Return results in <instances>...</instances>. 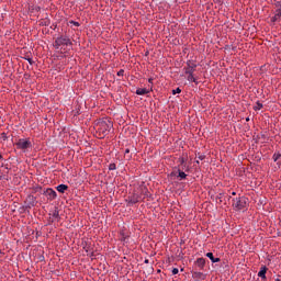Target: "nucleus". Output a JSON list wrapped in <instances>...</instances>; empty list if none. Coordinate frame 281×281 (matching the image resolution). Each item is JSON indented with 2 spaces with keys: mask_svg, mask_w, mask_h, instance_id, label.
<instances>
[{
  "mask_svg": "<svg viewBox=\"0 0 281 281\" xmlns=\"http://www.w3.org/2000/svg\"><path fill=\"white\" fill-rule=\"evenodd\" d=\"M0 159H3V155L0 154Z\"/></svg>",
  "mask_w": 281,
  "mask_h": 281,
  "instance_id": "49530a36",
  "label": "nucleus"
},
{
  "mask_svg": "<svg viewBox=\"0 0 281 281\" xmlns=\"http://www.w3.org/2000/svg\"><path fill=\"white\" fill-rule=\"evenodd\" d=\"M116 76H117V80H121V78L124 77V71H117Z\"/></svg>",
  "mask_w": 281,
  "mask_h": 281,
  "instance_id": "a878e982",
  "label": "nucleus"
},
{
  "mask_svg": "<svg viewBox=\"0 0 281 281\" xmlns=\"http://www.w3.org/2000/svg\"><path fill=\"white\" fill-rule=\"evenodd\" d=\"M214 3H216L217 5H221V0H213Z\"/></svg>",
  "mask_w": 281,
  "mask_h": 281,
  "instance_id": "4c0bfd02",
  "label": "nucleus"
},
{
  "mask_svg": "<svg viewBox=\"0 0 281 281\" xmlns=\"http://www.w3.org/2000/svg\"><path fill=\"white\" fill-rule=\"evenodd\" d=\"M177 273H179V269H178V268H173V269H172V274H173V276H177Z\"/></svg>",
  "mask_w": 281,
  "mask_h": 281,
  "instance_id": "473e14b6",
  "label": "nucleus"
},
{
  "mask_svg": "<svg viewBox=\"0 0 281 281\" xmlns=\"http://www.w3.org/2000/svg\"><path fill=\"white\" fill-rule=\"evenodd\" d=\"M254 109L255 111H260V109H262V103H260V101H257L256 106Z\"/></svg>",
  "mask_w": 281,
  "mask_h": 281,
  "instance_id": "5701e85b",
  "label": "nucleus"
},
{
  "mask_svg": "<svg viewBox=\"0 0 281 281\" xmlns=\"http://www.w3.org/2000/svg\"><path fill=\"white\" fill-rule=\"evenodd\" d=\"M178 164H179L178 168H181L182 170H186V168H187L186 158L180 157L178 159Z\"/></svg>",
  "mask_w": 281,
  "mask_h": 281,
  "instance_id": "4468645a",
  "label": "nucleus"
},
{
  "mask_svg": "<svg viewBox=\"0 0 281 281\" xmlns=\"http://www.w3.org/2000/svg\"><path fill=\"white\" fill-rule=\"evenodd\" d=\"M196 164H199V160H196Z\"/></svg>",
  "mask_w": 281,
  "mask_h": 281,
  "instance_id": "603ef678",
  "label": "nucleus"
},
{
  "mask_svg": "<svg viewBox=\"0 0 281 281\" xmlns=\"http://www.w3.org/2000/svg\"><path fill=\"white\" fill-rule=\"evenodd\" d=\"M177 93H181V88H177L176 90H172L173 95H177Z\"/></svg>",
  "mask_w": 281,
  "mask_h": 281,
  "instance_id": "bb28decb",
  "label": "nucleus"
},
{
  "mask_svg": "<svg viewBox=\"0 0 281 281\" xmlns=\"http://www.w3.org/2000/svg\"><path fill=\"white\" fill-rule=\"evenodd\" d=\"M154 80H155V78H153V77H150L149 79H148V82H149V90L150 91H153V82H154Z\"/></svg>",
  "mask_w": 281,
  "mask_h": 281,
  "instance_id": "393cba45",
  "label": "nucleus"
},
{
  "mask_svg": "<svg viewBox=\"0 0 281 281\" xmlns=\"http://www.w3.org/2000/svg\"><path fill=\"white\" fill-rule=\"evenodd\" d=\"M274 281H281V276H278Z\"/></svg>",
  "mask_w": 281,
  "mask_h": 281,
  "instance_id": "ea45409f",
  "label": "nucleus"
},
{
  "mask_svg": "<svg viewBox=\"0 0 281 281\" xmlns=\"http://www.w3.org/2000/svg\"><path fill=\"white\" fill-rule=\"evenodd\" d=\"M72 115H74V117L80 115V111L79 110H74L72 111Z\"/></svg>",
  "mask_w": 281,
  "mask_h": 281,
  "instance_id": "cd10ccee",
  "label": "nucleus"
},
{
  "mask_svg": "<svg viewBox=\"0 0 281 281\" xmlns=\"http://www.w3.org/2000/svg\"><path fill=\"white\" fill-rule=\"evenodd\" d=\"M144 262H145V265H148V262H150V261L148 259H145Z\"/></svg>",
  "mask_w": 281,
  "mask_h": 281,
  "instance_id": "a19ab883",
  "label": "nucleus"
},
{
  "mask_svg": "<svg viewBox=\"0 0 281 281\" xmlns=\"http://www.w3.org/2000/svg\"><path fill=\"white\" fill-rule=\"evenodd\" d=\"M57 192H60V194H65L66 190H69V187L67 184H59L56 187Z\"/></svg>",
  "mask_w": 281,
  "mask_h": 281,
  "instance_id": "ddd939ff",
  "label": "nucleus"
},
{
  "mask_svg": "<svg viewBox=\"0 0 281 281\" xmlns=\"http://www.w3.org/2000/svg\"><path fill=\"white\" fill-rule=\"evenodd\" d=\"M1 137H2V139H4V140L8 139V135H7L5 133H2V134H1Z\"/></svg>",
  "mask_w": 281,
  "mask_h": 281,
  "instance_id": "f704fd0d",
  "label": "nucleus"
},
{
  "mask_svg": "<svg viewBox=\"0 0 281 281\" xmlns=\"http://www.w3.org/2000/svg\"><path fill=\"white\" fill-rule=\"evenodd\" d=\"M83 249L88 256L93 257V251H91V246H87V244L83 246Z\"/></svg>",
  "mask_w": 281,
  "mask_h": 281,
  "instance_id": "aec40b11",
  "label": "nucleus"
},
{
  "mask_svg": "<svg viewBox=\"0 0 281 281\" xmlns=\"http://www.w3.org/2000/svg\"><path fill=\"white\" fill-rule=\"evenodd\" d=\"M147 93H150V89H146V88H138L136 90V95H147Z\"/></svg>",
  "mask_w": 281,
  "mask_h": 281,
  "instance_id": "f8f14e48",
  "label": "nucleus"
},
{
  "mask_svg": "<svg viewBox=\"0 0 281 281\" xmlns=\"http://www.w3.org/2000/svg\"><path fill=\"white\" fill-rule=\"evenodd\" d=\"M171 177H177V171H172Z\"/></svg>",
  "mask_w": 281,
  "mask_h": 281,
  "instance_id": "58836bf2",
  "label": "nucleus"
},
{
  "mask_svg": "<svg viewBox=\"0 0 281 281\" xmlns=\"http://www.w3.org/2000/svg\"><path fill=\"white\" fill-rule=\"evenodd\" d=\"M203 78H206V76H205V75H203Z\"/></svg>",
  "mask_w": 281,
  "mask_h": 281,
  "instance_id": "3c124183",
  "label": "nucleus"
},
{
  "mask_svg": "<svg viewBox=\"0 0 281 281\" xmlns=\"http://www.w3.org/2000/svg\"><path fill=\"white\" fill-rule=\"evenodd\" d=\"M145 56H148V52H146Z\"/></svg>",
  "mask_w": 281,
  "mask_h": 281,
  "instance_id": "8fccbe9b",
  "label": "nucleus"
},
{
  "mask_svg": "<svg viewBox=\"0 0 281 281\" xmlns=\"http://www.w3.org/2000/svg\"><path fill=\"white\" fill-rule=\"evenodd\" d=\"M223 196H225V193H220L218 195H216L215 203H217V205H221V203H223Z\"/></svg>",
  "mask_w": 281,
  "mask_h": 281,
  "instance_id": "6ab92c4d",
  "label": "nucleus"
},
{
  "mask_svg": "<svg viewBox=\"0 0 281 281\" xmlns=\"http://www.w3.org/2000/svg\"><path fill=\"white\" fill-rule=\"evenodd\" d=\"M26 63H30V65H34V60L32 57L25 58Z\"/></svg>",
  "mask_w": 281,
  "mask_h": 281,
  "instance_id": "c756f323",
  "label": "nucleus"
},
{
  "mask_svg": "<svg viewBox=\"0 0 281 281\" xmlns=\"http://www.w3.org/2000/svg\"><path fill=\"white\" fill-rule=\"evenodd\" d=\"M124 157L125 159H131L133 156H131V149H125V153H124Z\"/></svg>",
  "mask_w": 281,
  "mask_h": 281,
  "instance_id": "4be33fe9",
  "label": "nucleus"
},
{
  "mask_svg": "<svg viewBox=\"0 0 281 281\" xmlns=\"http://www.w3.org/2000/svg\"><path fill=\"white\" fill-rule=\"evenodd\" d=\"M55 49H60V47H67L74 45V43H71V40L69 37H67V35H61L59 37H57L55 40V43L53 44Z\"/></svg>",
  "mask_w": 281,
  "mask_h": 281,
  "instance_id": "7ed1b4c3",
  "label": "nucleus"
},
{
  "mask_svg": "<svg viewBox=\"0 0 281 281\" xmlns=\"http://www.w3.org/2000/svg\"><path fill=\"white\" fill-rule=\"evenodd\" d=\"M206 258H210V260L214 262H221V258H215L213 252H207Z\"/></svg>",
  "mask_w": 281,
  "mask_h": 281,
  "instance_id": "dca6fc26",
  "label": "nucleus"
},
{
  "mask_svg": "<svg viewBox=\"0 0 281 281\" xmlns=\"http://www.w3.org/2000/svg\"><path fill=\"white\" fill-rule=\"evenodd\" d=\"M2 179V177L0 176V180Z\"/></svg>",
  "mask_w": 281,
  "mask_h": 281,
  "instance_id": "864d4df0",
  "label": "nucleus"
},
{
  "mask_svg": "<svg viewBox=\"0 0 281 281\" xmlns=\"http://www.w3.org/2000/svg\"><path fill=\"white\" fill-rule=\"evenodd\" d=\"M147 192L148 189H146V187H138L131 195L127 196L125 201L130 205H135V203H139V201H142V195L146 194Z\"/></svg>",
  "mask_w": 281,
  "mask_h": 281,
  "instance_id": "f03ea898",
  "label": "nucleus"
},
{
  "mask_svg": "<svg viewBox=\"0 0 281 281\" xmlns=\"http://www.w3.org/2000/svg\"><path fill=\"white\" fill-rule=\"evenodd\" d=\"M40 25H47V20L42 21Z\"/></svg>",
  "mask_w": 281,
  "mask_h": 281,
  "instance_id": "e433bc0d",
  "label": "nucleus"
},
{
  "mask_svg": "<svg viewBox=\"0 0 281 281\" xmlns=\"http://www.w3.org/2000/svg\"><path fill=\"white\" fill-rule=\"evenodd\" d=\"M188 75V80L189 82H195L196 85H199V82H203V76L202 75H196L194 72H187Z\"/></svg>",
  "mask_w": 281,
  "mask_h": 281,
  "instance_id": "423d86ee",
  "label": "nucleus"
},
{
  "mask_svg": "<svg viewBox=\"0 0 281 281\" xmlns=\"http://www.w3.org/2000/svg\"><path fill=\"white\" fill-rule=\"evenodd\" d=\"M43 194L47 196L48 201H54V199H56L57 196L56 191H54V189L50 188L44 190Z\"/></svg>",
  "mask_w": 281,
  "mask_h": 281,
  "instance_id": "6e6552de",
  "label": "nucleus"
},
{
  "mask_svg": "<svg viewBox=\"0 0 281 281\" xmlns=\"http://www.w3.org/2000/svg\"><path fill=\"white\" fill-rule=\"evenodd\" d=\"M36 203H38V201H36V196H34L33 194H30L26 196L25 200V206H23L24 210H32V207H36Z\"/></svg>",
  "mask_w": 281,
  "mask_h": 281,
  "instance_id": "39448f33",
  "label": "nucleus"
},
{
  "mask_svg": "<svg viewBox=\"0 0 281 281\" xmlns=\"http://www.w3.org/2000/svg\"><path fill=\"white\" fill-rule=\"evenodd\" d=\"M52 216H53V223H54V221H57V223H58V221H60V213H59L58 209H55Z\"/></svg>",
  "mask_w": 281,
  "mask_h": 281,
  "instance_id": "2eb2a0df",
  "label": "nucleus"
},
{
  "mask_svg": "<svg viewBox=\"0 0 281 281\" xmlns=\"http://www.w3.org/2000/svg\"><path fill=\"white\" fill-rule=\"evenodd\" d=\"M232 195H233V196H236V192H232Z\"/></svg>",
  "mask_w": 281,
  "mask_h": 281,
  "instance_id": "c03bdc74",
  "label": "nucleus"
},
{
  "mask_svg": "<svg viewBox=\"0 0 281 281\" xmlns=\"http://www.w3.org/2000/svg\"><path fill=\"white\" fill-rule=\"evenodd\" d=\"M95 137L98 139H104L105 135H109V131L113 128V122L109 117L100 119L94 123Z\"/></svg>",
  "mask_w": 281,
  "mask_h": 281,
  "instance_id": "f257e3e1",
  "label": "nucleus"
},
{
  "mask_svg": "<svg viewBox=\"0 0 281 281\" xmlns=\"http://www.w3.org/2000/svg\"><path fill=\"white\" fill-rule=\"evenodd\" d=\"M70 23H72V24H74V25H76L77 27H79V26H80V23H78V22L70 21Z\"/></svg>",
  "mask_w": 281,
  "mask_h": 281,
  "instance_id": "c9c22d12",
  "label": "nucleus"
},
{
  "mask_svg": "<svg viewBox=\"0 0 281 281\" xmlns=\"http://www.w3.org/2000/svg\"><path fill=\"white\" fill-rule=\"evenodd\" d=\"M267 266L261 267L260 271L258 272V277L262 278V280L267 279Z\"/></svg>",
  "mask_w": 281,
  "mask_h": 281,
  "instance_id": "9b49d317",
  "label": "nucleus"
},
{
  "mask_svg": "<svg viewBox=\"0 0 281 281\" xmlns=\"http://www.w3.org/2000/svg\"><path fill=\"white\" fill-rule=\"evenodd\" d=\"M246 122H249V117L246 119Z\"/></svg>",
  "mask_w": 281,
  "mask_h": 281,
  "instance_id": "de8ad7c7",
  "label": "nucleus"
},
{
  "mask_svg": "<svg viewBox=\"0 0 281 281\" xmlns=\"http://www.w3.org/2000/svg\"><path fill=\"white\" fill-rule=\"evenodd\" d=\"M192 278H194V280H205L206 276L203 272L193 271Z\"/></svg>",
  "mask_w": 281,
  "mask_h": 281,
  "instance_id": "1a4fd4ad",
  "label": "nucleus"
},
{
  "mask_svg": "<svg viewBox=\"0 0 281 281\" xmlns=\"http://www.w3.org/2000/svg\"><path fill=\"white\" fill-rule=\"evenodd\" d=\"M281 157V154L280 153H276L273 156H272V159L273 161H278V159H280Z\"/></svg>",
  "mask_w": 281,
  "mask_h": 281,
  "instance_id": "b1692460",
  "label": "nucleus"
},
{
  "mask_svg": "<svg viewBox=\"0 0 281 281\" xmlns=\"http://www.w3.org/2000/svg\"><path fill=\"white\" fill-rule=\"evenodd\" d=\"M280 19H281V9L277 10V13L271 19V21H272V23H276V21H280Z\"/></svg>",
  "mask_w": 281,
  "mask_h": 281,
  "instance_id": "f3484780",
  "label": "nucleus"
},
{
  "mask_svg": "<svg viewBox=\"0 0 281 281\" xmlns=\"http://www.w3.org/2000/svg\"><path fill=\"white\" fill-rule=\"evenodd\" d=\"M25 58H32L30 55H26L25 57H24V60H25Z\"/></svg>",
  "mask_w": 281,
  "mask_h": 281,
  "instance_id": "37998d69",
  "label": "nucleus"
},
{
  "mask_svg": "<svg viewBox=\"0 0 281 281\" xmlns=\"http://www.w3.org/2000/svg\"><path fill=\"white\" fill-rule=\"evenodd\" d=\"M158 273H161V270H157Z\"/></svg>",
  "mask_w": 281,
  "mask_h": 281,
  "instance_id": "09e8293b",
  "label": "nucleus"
},
{
  "mask_svg": "<svg viewBox=\"0 0 281 281\" xmlns=\"http://www.w3.org/2000/svg\"><path fill=\"white\" fill-rule=\"evenodd\" d=\"M198 159H200V161H203V159H205V155L199 154Z\"/></svg>",
  "mask_w": 281,
  "mask_h": 281,
  "instance_id": "7c9ffc66",
  "label": "nucleus"
},
{
  "mask_svg": "<svg viewBox=\"0 0 281 281\" xmlns=\"http://www.w3.org/2000/svg\"><path fill=\"white\" fill-rule=\"evenodd\" d=\"M33 194H36L37 192H43V187L41 186H36V187H33Z\"/></svg>",
  "mask_w": 281,
  "mask_h": 281,
  "instance_id": "412c9836",
  "label": "nucleus"
},
{
  "mask_svg": "<svg viewBox=\"0 0 281 281\" xmlns=\"http://www.w3.org/2000/svg\"><path fill=\"white\" fill-rule=\"evenodd\" d=\"M180 178V181L186 179L188 177V175H186V172H183L182 168H178V176Z\"/></svg>",
  "mask_w": 281,
  "mask_h": 281,
  "instance_id": "a211bd4d",
  "label": "nucleus"
},
{
  "mask_svg": "<svg viewBox=\"0 0 281 281\" xmlns=\"http://www.w3.org/2000/svg\"><path fill=\"white\" fill-rule=\"evenodd\" d=\"M195 265L201 271H203V269H205V258H198Z\"/></svg>",
  "mask_w": 281,
  "mask_h": 281,
  "instance_id": "9d476101",
  "label": "nucleus"
},
{
  "mask_svg": "<svg viewBox=\"0 0 281 281\" xmlns=\"http://www.w3.org/2000/svg\"><path fill=\"white\" fill-rule=\"evenodd\" d=\"M29 77H30V75H27V74H24V78H26V79H27Z\"/></svg>",
  "mask_w": 281,
  "mask_h": 281,
  "instance_id": "79ce46f5",
  "label": "nucleus"
},
{
  "mask_svg": "<svg viewBox=\"0 0 281 281\" xmlns=\"http://www.w3.org/2000/svg\"><path fill=\"white\" fill-rule=\"evenodd\" d=\"M16 146L20 148V150H27V148H32V142L21 138L16 143Z\"/></svg>",
  "mask_w": 281,
  "mask_h": 281,
  "instance_id": "0eeeda50",
  "label": "nucleus"
},
{
  "mask_svg": "<svg viewBox=\"0 0 281 281\" xmlns=\"http://www.w3.org/2000/svg\"><path fill=\"white\" fill-rule=\"evenodd\" d=\"M115 168H116L115 164H110L109 170H115Z\"/></svg>",
  "mask_w": 281,
  "mask_h": 281,
  "instance_id": "2f4dec72",
  "label": "nucleus"
},
{
  "mask_svg": "<svg viewBox=\"0 0 281 281\" xmlns=\"http://www.w3.org/2000/svg\"><path fill=\"white\" fill-rule=\"evenodd\" d=\"M120 234H121V240L124 243V240H126V236L124 235V231H122Z\"/></svg>",
  "mask_w": 281,
  "mask_h": 281,
  "instance_id": "c85d7f7f",
  "label": "nucleus"
},
{
  "mask_svg": "<svg viewBox=\"0 0 281 281\" xmlns=\"http://www.w3.org/2000/svg\"><path fill=\"white\" fill-rule=\"evenodd\" d=\"M4 168H5V170H10V168L8 166H5Z\"/></svg>",
  "mask_w": 281,
  "mask_h": 281,
  "instance_id": "a18cd8bd",
  "label": "nucleus"
},
{
  "mask_svg": "<svg viewBox=\"0 0 281 281\" xmlns=\"http://www.w3.org/2000/svg\"><path fill=\"white\" fill-rule=\"evenodd\" d=\"M188 65H189V67H190L191 69H194V67H196V65H194V64L191 63V61H190Z\"/></svg>",
  "mask_w": 281,
  "mask_h": 281,
  "instance_id": "72a5a7b5",
  "label": "nucleus"
},
{
  "mask_svg": "<svg viewBox=\"0 0 281 281\" xmlns=\"http://www.w3.org/2000/svg\"><path fill=\"white\" fill-rule=\"evenodd\" d=\"M247 201L248 199L246 196H239L235 199L233 202L234 210H236L237 212H240V210H245V207H247Z\"/></svg>",
  "mask_w": 281,
  "mask_h": 281,
  "instance_id": "20e7f679",
  "label": "nucleus"
}]
</instances>
